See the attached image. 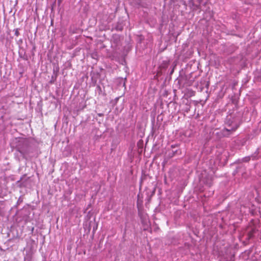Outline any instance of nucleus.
<instances>
[{"label": "nucleus", "mask_w": 261, "mask_h": 261, "mask_svg": "<svg viewBox=\"0 0 261 261\" xmlns=\"http://www.w3.org/2000/svg\"><path fill=\"white\" fill-rule=\"evenodd\" d=\"M16 150L21 154L23 159L26 160L37 158L40 154L37 149L29 146L27 143H23L21 146L18 145Z\"/></svg>", "instance_id": "nucleus-1"}, {"label": "nucleus", "mask_w": 261, "mask_h": 261, "mask_svg": "<svg viewBox=\"0 0 261 261\" xmlns=\"http://www.w3.org/2000/svg\"><path fill=\"white\" fill-rule=\"evenodd\" d=\"M226 124L228 125L229 128H226L227 131L236 130L240 124L239 117H232V116H227L226 117Z\"/></svg>", "instance_id": "nucleus-2"}, {"label": "nucleus", "mask_w": 261, "mask_h": 261, "mask_svg": "<svg viewBox=\"0 0 261 261\" xmlns=\"http://www.w3.org/2000/svg\"><path fill=\"white\" fill-rule=\"evenodd\" d=\"M255 232V230L254 229H253V228L251 229V230L248 232V238L249 239H251V238H252Z\"/></svg>", "instance_id": "nucleus-3"}, {"label": "nucleus", "mask_w": 261, "mask_h": 261, "mask_svg": "<svg viewBox=\"0 0 261 261\" xmlns=\"http://www.w3.org/2000/svg\"><path fill=\"white\" fill-rule=\"evenodd\" d=\"M250 160V156H247L243 159V161L245 162H247Z\"/></svg>", "instance_id": "nucleus-4"}, {"label": "nucleus", "mask_w": 261, "mask_h": 261, "mask_svg": "<svg viewBox=\"0 0 261 261\" xmlns=\"http://www.w3.org/2000/svg\"><path fill=\"white\" fill-rule=\"evenodd\" d=\"M15 35L17 36H18L19 35V31L18 30V29H16L15 31Z\"/></svg>", "instance_id": "nucleus-5"}]
</instances>
